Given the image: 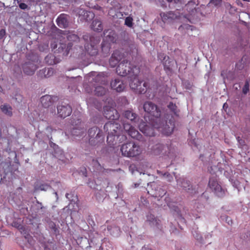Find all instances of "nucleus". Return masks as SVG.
<instances>
[{"instance_id":"obj_37","label":"nucleus","mask_w":250,"mask_h":250,"mask_svg":"<svg viewBox=\"0 0 250 250\" xmlns=\"http://www.w3.org/2000/svg\"><path fill=\"white\" fill-rule=\"evenodd\" d=\"M249 83L248 82H247L246 83H245V84L244 85V86L243 87V93L244 94H247V92L249 91Z\"/></svg>"},{"instance_id":"obj_6","label":"nucleus","mask_w":250,"mask_h":250,"mask_svg":"<svg viewBox=\"0 0 250 250\" xmlns=\"http://www.w3.org/2000/svg\"><path fill=\"white\" fill-rule=\"evenodd\" d=\"M208 186L217 196L221 197L225 194V190L218 183L217 177H212L209 179Z\"/></svg>"},{"instance_id":"obj_33","label":"nucleus","mask_w":250,"mask_h":250,"mask_svg":"<svg viewBox=\"0 0 250 250\" xmlns=\"http://www.w3.org/2000/svg\"><path fill=\"white\" fill-rule=\"evenodd\" d=\"M168 108L171 110L173 113L176 115H178V110L177 109V106L175 104H173L172 103H169V104L168 105Z\"/></svg>"},{"instance_id":"obj_24","label":"nucleus","mask_w":250,"mask_h":250,"mask_svg":"<svg viewBox=\"0 0 250 250\" xmlns=\"http://www.w3.org/2000/svg\"><path fill=\"white\" fill-rule=\"evenodd\" d=\"M115 41V34L113 31L109 32V34L106 35L104 39V42L109 43H113Z\"/></svg>"},{"instance_id":"obj_20","label":"nucleus","mask_w":250,"mask_h":250,"mask_svg":"<svg viewBox=\"0 0 250 250\" xmlns=\"http://www.w3.org/2000/svg\"><path fill=\"white\" fill-rule=\"evenodd\" d=\"M166 148L167 146L162 144H157L153 147V152L155 154H158L161 153H166Z\"/></svg>"},{"instance_id":"obj_14","label":"nucleus","mask_w":250,"mask_h":250,"mask_svg":"<svg viewBox=\"0 0 250 250\" xmlns=\"http://www.w3.org/2000/svg\"><path fill=\"white\" fill-rule=\"evenodd\" d=\"M139 127L140 130L146 136H153L155 135L154 128L148 126L145 122L140 123Z\"/></svg>"},{"instance_id":"obj_42","label":"nucleus","mask_w":250,"mask_h":250,"mask_svg":"<svg viewBox=\"0 0 250 250\" xmlns=\"http://www.w3.org/2000/svg\"><path fill=\"white\" fill-rule=\"evenodd\" d=\"M53 58H54V56H53V55H48V56L45 58V60H46V61L47 62V63H49V64H51L53 63V62H52V61H51V62H49V61H48V59H53Z\"/></svg>"},{"instance_id":"obj_53","label":"nucleus","mask_w":250,"mask_h":250,"mask_svg":"<svg viewBox=\"0 0 250 250\" xmlns=\"http://www.w3.org/2000/svg\"><path fill=\"white\" fill-rule=\"evenodd\" d=\"M73 209L74 210V211H76L77 210V208H73Z\"/></svg>"},{"instance_id":"obj_21","label":"nucleus","mask_w":250,"mask_h":250,"mask_svg":"<svg viewBox=\"0 0 250 250\" xmlns=\"http://www.w3.org/2000/svg\"><path fill=\"white\" fill-rule=\"evenodd\" d=\"M175 179H176L177 185L181 186L185 190L189 189L190 184L189 182L183 178L177 179L176 176H175Z\"/></svg>"},{"instance_id":"obj_25","label":"nucleus","mask_w":250,"mask_h":250,"mask_svg":"<svg viewBox=\"0 0 250 250\" xmlns=\"http://www.w3.org/2000/svg\"><path fill=\"white\" fill-rule=\"evenodd\" d=\"M124 116L126 119L130 120L132 122H135L137 119V115L132 111L129 110L125 112Z\"/></svg>"},{"instance_id":"obj_46","label":"nucleus","mask_w":250,"mask_h":250,"mask_svg":"<svg viewBox=\"0 0 250 250\" xmlns=\"http://www.w3.org/2000/svg\"><path fill=\"white\" fill-rule=\"evenodd\" d=\"M73 204L74 205H75L77 207V205L75 203V202H74L73 203V202L71 201V202H70V204L68 205V206H69V208H70V206H71V205H72Z\"/></svg>"},{"instance_id":"obj_49","label":"nucleus","mask_w":250,"mask_h":250,"mask_svg":"<svg viewBox=\"0 0 250 250\" xmlns=\"http://www.w3.org/2000/svg\"><path fill=\"white\" fill-rule=\"evenodd\" d=\"M69 195H70V194H68V193H66V195H65V196H66V197L67 199H69Z\"/></svg>"},{"instance_id":"obj_28","label":"nucleus","mask_w":250,"mask_h":250,"mask_svg":"<svg viewBox=\"0 0 250 250\" xmlns=\"http://www.w3.org/2000/svg\"><path fill=\"white\" fill-rule=\"evenodd\" d=\"M158 58L159 60H161L163 62L164 66L165 68H167V69H169V66L167 65V61H168V63H169V57L164 54H160L158 55Z\"/></svg>"},{"instance_id":"obj_45","label":"nucleus","mask_w":250,"mask_h":250,"mask_svg":"<svg viewBox=\"0 0 250 250\" xmlns=\"http://www.w3.org/2000/svg\"><path fill=\"white\" fill-rule=\"evenodd\" d=\"M239 138L238 137V142H239V144H240V145H243V143H244V142H243V140H240L239 139Z\"/></svg>"},{"instance_id":"obj_5","label":"nucleus","mask_w":250,"mask_h":250,"mask_svg":"<svg viewBox=\"0 0 250 250\" xmlns=\"http://www.w3.org/2000/svg\"><path fill=\"white\" fill-rule=\"evenodd\" d=\"M118 75L122 76H125L127 74L132 73L133 75L136 74L138 72V69L136 67L133 68H131L130 64L127 61L124 60L119 63L116 70Z\"/></svg>"},{"instance_id":"obj_13","label":"nucleus","mask_w":250,"mask_h":250,"mask_svg":"<svg viewBox=\"0 0 250 250\" xmlns=\"http://www.w3.org/2000/svg\"><path fill=\"white\" fill-rule=\"evenodd\" d=\"M57 109L59 116L63 118L69 116L72 112L71 107L69 105H59Z\"/></svg>"},{"instance_id":"obj_7","label":"nucleus","mask_w":250,"mask_h":250,"mask_svg":"<svg viewBox=\"0 0 250 250\" xmlns=\"http://www.w3.org/2000/svg\"><path fill=\"white\" fill-rule=\"evenodd\" d=\"M89 143L91 145H96L98 143L103 140L102 133L97 127L91 128L88 131Z\"/></svg>"},{"instance_id":"obj_19","label":"nucleus","mask_w":250,"mask_h":250,"mask_svg":"<svg viewBox=\"0 0 250 250\" xmlns=\"http://www.w3.org/2000/svg\"><path fill=\"white\" fill-rule=\"evenodd\" d=\"M1 111L6 116H11L13 114L12 107L9 104H4L0 106Z\"/></svg>"},{"instance_id":"obj_12","label":"nucleus","mask_w":250,"mask_h":250,"mask_svg":"<svg viewBox=\"0 0 250 250\" xmlns=\"http://www.w3.org/2000/svg\"><path fill=\"white\" fill-rule=\"evenodd\" d=\"M104 115L107 119L115 120L119 117L117 110L112 106L106 105L104 107Z\"/></svg>"},{"instance_id":"obj_17","label":"nucleus","mask_w":250,"mask_h":250,"mask_svg":"<svg viewBox=\"0 0 250 250\" xmlns=\"http://www.w3.org/2000/svg\"><path fill=\"white\" fill-rule=\"evenodd\" d=\"M59 26L65 28L68 25L67 16L65 14H61L56 20Z\"/></svg>"},{"instance_id":"obj_11","label":"nucleus","mask_w":250,"mask_h":250,"mask_svg":"<svg viewBox=\"0 0 250 250\" xmlns=\"http://www.w3.org/2000/svg\"><path fill=\"white\" fill-rule=\"evenodd\" d=\"M125 131L128 133L132 138L140 140L141 135L135 129V128L128 123H124L123 125Z\"/></svg>"},{"instance_id":"obj_36","label":"nucleus","mask_w":250,"mask_h":250,"mask_svg":"<svg viewBox=\"0 0 250 250\" xmlns=\"http://www.w3.org/2000/svg\"><path fill=\"white\" fill-rule=\"evenodd\" d=\"M50 188V186L47 184H42L40 186L39 188L41 190L46 191Z\"/></svg>"},{"instance_id":"obj_50","label":"nucleus","mask_w":250,"mask_h":250,"mask_svg":"<svg viewBox=\"0 0 250 250\" xmlns=\"http://www.w3.org/2000/svg\"><path fill=\"white\" fill-rule=\"evenodd\" d=\"M3 92V89L2 87L0 85V93Z\"/></svg>"},{"instance_id":"obj_4","label":"nucleus","mask_w":250,"mask_h":250,"mask_svg":"<svg viewBox=\"0 0 250 250\" xmlns=\"http://www.w3.org/2000/svg\"><path fill=\"white\" fill-rule=\"evenodd\" d=\"M132 74L133 75H136ZM132 76V75H131ZM130 87L131 89L136 90L137 92L139 93H145L147 88H150L148 85V82L147 81H141L140 79L135 76L130 83Z\"/></svg>"},{"instance_id":"obj_16","label":"nucleus","mask_w":250,"mask_h":250,"mask_svg":"<svg viewBox=\"0 0 250 250\" xmlns=\"http://www.w3.org/2000/svg\"><path fill=\"white\" fill-rule=\"evenodd\" d=\"M110 85L113 89L118 92L123 91L125 88V84L123 83V81L119 79H115L112 81Z\"/></svg>"},{"instance_id":"obj_32","label":"nucleus","mask_w":250,"mask_h":250,"mask_svg":"<svg viewBox=\"0 0 250 250\" xmlns=\"http://www.w3.org/2000/svg\"><path fill=\"white\" fill-rule=\"evenodd\" d=\"M110 49V45L109 43H106L105 42H103L102 44V51L105 54H108L109 53Z\"/></svg>"},{"instance_id":"obj_29","label":"nucleus","mask_w":250,"mask_h":250,"mask_svg":"<svg viewBox=\"0 0 250 250\" xmlns=\"http://www.w3.org/2000/svg\"><path fill=\"white\" fill-rule=\"evenodd\" d=\"M95 94L97 96H102L106 92V89L102 86H97L95 89Z\"/></svg>"},{"instance_id":"obj_23","label":"nucleus","mask_w":250,"mask_h":250,"mask_svg":"<svg viewBox=\"0 0 250 250\" xmlns=\"http://www.w3.org/2000/svg\"><path fill=\"white\" fill-rule=\"evenodd\" d=\"M107 230L110 234L115 237L120 235L121 231L119 227L116 226H110L107 227Z\"/></svg>"},{"instance_id":"obj_48","label":"nucleus","mask_w":250,"mask_h":250,"mask_svg":"<svg viewBox=\"0 0 250 250\" xmlns=\"http://www.w3.org/2000/svg\"><path fill=\"white\" fill-rule=\"evenodd\" d=\"M51 46H52V47L53 48H54H54H56V47H57V45H56V44H53V43H52V44H51Z\"/></svg>"},{"instance_id":"obj_18","label":"nucleus","mask_w":250,"mask_h":250,"mask_svg":"<svg viewBox=\"0 0 250 250\" xmlns=\"http://www.w3.org/2000/svg\"><path fill=\"white\" fill-rule=\"evenodd\" d=\"M53 73V69L51 68H44L39 71L38 75L41 78H48L52 76Z\"/></svg>"},{"instance_id":"obj_35","label":"nucleus","mask_w":250,"mask_h":250,"mask_svg":"<svg viewBox=\"0 0 250 250\" xmlns=\"http://www.w3.org/2000/svg\"><path fill=\"white\" fill-rule=\"evenodd\" d=\"M132 19L129 17H127L125 20V24L128 27L132 26Z\"/></svg>"},{"instance_id":"obj_47","label":"nucleus","mask_w":250,"mask_h":250,"mask_svg":"<svg viewBox=\"0 0 250 250\" xmlns=\"http://www.w3.org/2000/svg\"><path fill=\"white\" fill-rule=\"evenodd\" d=\"M168 2H172L174 1V2H177V1H179V0H167Z\"/></svg>"},{"instance_id":"obj_44","label":"nucleus","mask_w":250,"mask_h":250,"mask_svg":"<svg viewBox=\"0 0 250 250\" xmlns=\"http://www.w3.org/2000/svg\"><path fill=\"white\" fill-rule=\"evenodd\" d=\"M37 203L38 204V208H40L41 209H42L43 208V207L42 206L41 203H39V202H38Z\"/></svg>"},{"instance_id":"obj_9","label":"nucleus","mask_w":250,"mask_h":250,"mask_svg":"<svg viewBox=\"0 0 250 250\" xmlns=\"http://www.w3.org/2000/svg\"><path fill=\"white\" fill-rule=\"evenodd\" d=\"M160 16L164 22L170 23L178 19L180 17V15L178 11L175 12L170 11L166 13H161Z\"/></svg>"},{"instance_id":"obj_31","label":"nucleus","mask_w":250,"mask_h":250,"mask_svg":"<svg viewBox=\"0 0 250 250\" xmlns=\"http://www.w3.org/2000/svg\"><path fill=\"white\" fill-rule=\"evenodd\" d=\"M157 173L162 175L168 182H171L173 181L172 176L168 172L162 173L161 171L157 170Z\"/></svg>"},{"instance_id":"obj_51","label":"nucleus","mask_w":250,"mask_h":250,"mask_svg":"<svg viewBox=\"0 0 250 250\" xmlns=\"http://www.w3.org/2000/svg\"><path fill=\"white\" fill-rule=\"evenodd\" d=\"M226 104H224V105H223V107L224 108L225 107H226Z\"/></svg>"},{"instance_id":"obj_22","label":"nucleus","mask_w":250,"mask_h":250,"mask_svg":"<svg viewBox=\"0 0 250 250\" xmlns=\"http://www.w3.org/2000/svg\"><path fill=\"white\" fill-rule=\"evenodd\" d=\"M41 102L44 107H49L52 104V98L48 95L43 96L41 99Z\"/></svg>"},{"instance_id":"obj_8","label":"nucleus","mask_w":250,"mask_h":250,"mask_svg":"<svg viewBox=\"0 0 250 250\" xmlns=\"http://www.w3.org/2000/svg\"><path fill=\"white\" fill-rule=\"evenodd\" d=\"M73 129L71 131V135L74 137L82 136L85 133V129L83 125L81 124L79 119H73L72 121Z\"/></svg>"},{"instance_id":"obj_3","label":"nucleus","mask_w":250,"mask_h":250,"mask_svg":"<svg viewBox=\"0 0 250 250\" xmlns=\"http://www.w3.org/2000/svg\"><path fill=\"white\" fill-rule=\"evenodd\" d=\"M120 150L122 155L126 157L138 156L142 152L141 147L133 142H130L122 145Z\"/></svg>"},{"instance_id":"obj_43","label":"nucleus","mask_w":250,"mask_h":250,"mask_svg":"<svg viewBox=\"0 0 250 250\" xmlns=\"http://www.w3.org/2000/svg\"><path fill=\"white\" fill-rule=\"evenodd\" d=\"M50 146L54 147H57L58 148V146H57L55 144L51 143H50Z\"/></svg>"},{"instance_id":"obj_26","label":"nucleus","mask_w":250,"mask_h":250,"mask_svg":"<svg viewBox=\"0 0 250 250\" xmlns=\"http://www.w3.org/2000/svg\"><path fill=\"white\" fill-rule=\"evenodd\" d=\"M119 56L118 52H114L111 57L110 58L109 60V64L110 65L114 67H115L117 64L119 62V59L118 58V57Z\"/></svg>"},{"instance_id":"obj_10","label":"nucleus","mask_w":250,"mask_h":250,"mask_svg":"<svg viewBox=\"0 0 250 250\" xmlns=\"http://www.w3.org/2000/svg\"><path fill=\"white\" fill-rule=\"evenodd\" d=\"M90 41V46L89 44H87L85 46V48L90 55L94 56L97 54L98 50L95 45L100 42V39L98 37H91Z\"/></svg>"},{"instance_id":"obj_38","label":"nucleus","mask_w":250,"mask_h":250,"mask_svg":"<svg viewBox=\"0 0 250 250\" xmlns=\"http://www.w3.org/2000/svg\"><path fill=\"white\" fill-rule=\"evenodd\" d=\"M83 15L84 16H88L90 17V18H93L94 17V14L91 12H88V11H83Z\"/></svg>"},{"instance_id":"obj_54","label":"nucleus","mask_w":250,"mask_h":250,"mask_svg":"<svg viewBox=\"0 0 250 250\" xmlns=\"http://www.w3.org/2000/svg\"><path fill=\"white\" fill-rule=\"evenodd\" d=\"M15 1H16V0H14ZM16 1H17L18 3H19L20 2V0H16Z\"/></svg>"},{"instance_id":"obj_52","label":"nucleus","mask_w":250,"mask_h":250,"mask_svg":"<svg viewBox=\"0 0 250 250\" xmlns=\"http://www.w3.org/2000/svg\"><path fill=\"white\" fill-rule=\"evenodd\" d=\"M226 104H224V105H223V107L224 108L225 107H226Z\"/></svg>"},{"instance_id":"obj_34","label":"nucleus","mask_w":250,"mask_h":250,"mask_svg":"<svg viewBox=\"0 0 250 250\" xmlns=\"http://www.w3.org/2000/svg\"><path fill=\"white\" fill-rule=\"evenodd\" d=\"M193 236L201 243H203V239L201 234L197 230L192 232Z\"/></svg>"},{"instance_id":"obj_30","label":"nucleus","mask_w":250,"mask_h":250,"mask_svg":"<svg viewBox=\"0 0 250 250\" xmlns=\"http://www.w3.org/2000/svg\"><path fill=\"white\" fill-rule=\"evenodd\" d=\"M147 221L149 222L151 225H157L158 224L157 220L152 214H148L147 215Z\"/></svg>"},{"instance_id":"obj_1","label":"nucleus","mask_w":250,"mask_h":250,"mask_svg":"<svg viewBox=\"0 0 250 250\" xmlns=\"http://www.w3.org/2000/svg\"><path fill=\"white\" fill-rule=\"evenodd\" d=\"M144 109L145 112L154 118L152 123L153 128L166 135H169L172 133L174 128V122L169 120L168 122L165 123L161 117L160 109L155 104L151 102H146L144 104Z\"/></svg>"},{"instance_id":"obj_55","label":"nucleus","mask_w":250,"mask_h":250,"mask_svg":"<svg viewBox=\"0 0 250 250\" xmlns=\"http://www.w3.org/2000/svg\"><path fill=\"white\" fill-rule=\"evenodd\" d=\"M55 193L56 195V196H57V192H55Z\"/></svg>"},{"instance_id":"obj_40","label":"nucleus","mask_w":250,"mask_h":250,"mask_svg":"<svg viewBox=\"0 0 250 250\" xmlns=\"http://www.w3.org/2000/svg\"><path fill=\"white\" fill-rule=\"evenodd\" d=\"M19 3V7L22 10H25L27 8V5L24 3Z\"/></svg>"},{"instance_id":"obj_15","label":"nucleus","mask_w":250,"mask_h":250,"mask_svg":"<svg viewBox=\"0 0 250 250\" xmlns=\"http://www.w3.org/2000/svg\"><path fill=\"white\" fill-rule=\"evenodd\" d=\"M38 66L33 62H28L24 64L23 71L28 75H33L38 68Z\"/></svg>"},{"instance_id":"obj_27","label":"nucleus","mask_w":250,"mask_h":250,"mask_svg":"<svg viewBox=\"0 0 250 250\" xmlns=\"http://www.w3.org/2000/svg\"><path fill=\"white\" fill-rule=\"evenodd\" d=\"M92 29L96 31H101L103 30L101 22L98 20H94L91 25Z\"/></svg>"},{"instance_id":"obj_39","label":"nucleus","mask_w":250,"mask_h":250,"mask_svg":"<svg viewBox=\"0 0 250 250\" xmlns=\"http://www.w3.org/2000/svg\"><path fill=\"white\" fill-rule=\"evenodd\" d=\"M222 0H211L210 1V3L214 4L215 6H217L221 4Z\"/></svg>"},{"instance_id":"obj_41","label":"nucleus","mask_w":250,"mask_h":250,"mask_svg":"<svg viewBox=\"0 0 250 250\" xmlns=\"http://www.w3.org/2000/svg\"><path fill=\"white\" fill-rule=\"evenodd\" d=\"M5 35V30L2 29L0 30V39H2Z\"/></svg>"},{"instance_id":"obj_2","label":"nucleus","mask_w":250,"mask_h":250,"mask_svg":"<svg viewBox=\"0 0 250 250\" xmlns=\"http://www.w3.org/2000/svg\"><path fill=\"white\" fill-rule=\"evenodd\" d=\"M104 130L107 133V142L110 145H113L116 143L117 139L121 136L122 140L125 139L124 135H120L122 131L121 125L118 123L110 121L106 123L104 125Z\"/></svg>"}]
</instances>
